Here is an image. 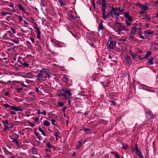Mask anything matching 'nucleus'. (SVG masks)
<instances>
[{
  "label": "nucleus",
  "instance_id": "338daca9",
  "mask_svg": "<svg viewBox=\"0 0 158 158\" xmlns=\"http://www.w3.org/2000/svg\"><path fill=\"white\" fill-rule=\"evenodd\" d=\"M138 155H139V157H140V158L141 157V156L142 157L143 156L141 152L139 153Z\"/></svg>",
  "mask_w": 158,
  "mask_h": 158
},
{
  "label": "nucleus",
  "instance_id": "13d9d810",
  "mask_svg": "<svg viewBox=\"0 0 158 158\" xmlns=\"http://www.w3.org/2000/svg\"><path fill=\"white\" fill-rule=\"evenodd\" d=\"M10 114H16L15 112V111H13L12 110L10 111Z\"/></svg>",
  "mask_w": 158,
  "mask_h": 158
},
{
  "label": "nucleus",
  "instance_id": "9b49d317",
  "mask_svg": "<svg viewBox=\"0 0 158 158\" xmlns=\"http://www.w3.org/2000/svg\"><path fill=\"white\" fill-rule=\"evenodd\" d=\"M2 123L3 124V125H7L10 126V127H12V125H11V124L10 123H9L8 121L7 120H3L2 121Z\"/></svg>",
  "mask_w": 158,
  "mask_h": 158
},
{
  "label": "nucleus",
  "instance_id": "603ef678",
  "mask_svg": "<svg viewBox=\"0 0 158 158\" xmlns=\"http://www.w3.org/2000/svg\"><path fill=\"white\" fill-rule=\"evenodd\" d=\"M150 24V23H146V24H145V27L146 28H148Z\"/></svg>",
  "mask_w": 158,
  "mask_h": 158
},
{
  "label": "nucleus",
  "instance_id": "0eeeda50",
  "mask_svg": "<svg viewBox=\"0 0 158 158\" xmlns=\"http://www.w3.org/2000/svg\"><path fill=\"white\" fill-rule=\"evenodd\" d=\"M139 5L138 6L142 10L146 11L148 10V4H141L140 3L139 4Z\"/></svg>",
  "mask_w": 158,
  "mask_h": 158
},
{
  "label": "nucleus",
  "instance_id": "4be33fe9",
  "mask_svg": "<svg viewBox=\"0 0 158 158\" xmlns=\"http://www.w3.org/2000/svg\"><path fill=\"white\" fill-rule=\"evenodd\" d=\"M2 15L4 16H5L7 15H12V13H11L9 12H7L5 11H3L1 13Z\"/></svg>",
  "mask_w": 158,
  "mask_h": 158
},
{
  "label": "nucleus",
  "instance_id": "58836bf2",
  "mask_svg": "<svg viewBox=\"0 0 158 158\" xmlns=\"http://www.w3.org/2000/svg\"><path fill=\"white\" fill-rule=\"evenodd\" d=\"M74 18V16L73 15H71L69 16V19L70 20L73 19Z\"/></svg>",
  "mask_w": 158,
  "mask_h": 158
},
{
  "label": "nucleus",
  "instance_id": "680f3d73",
  "mask_svg": "<svg viewBox=\"0 0 158 158\" xmlns=\"http://www.w3.org/2000/svg\"><path fill=\"white\" fill-rule=\"evenodd\" d=\"M4 9L6 11H9L10 10V9L9 8H4Z\"/></svg>",
  "mask_w": 158,
  "mask_h": 158
},
{
  "label": "nucleus",
  "instance_id": "20e7f679",
  "mask_svg": "<svg viewBox=\"0 0 158 158\" xmlns=\"http://www.w3.org/2000/svg\"><path fill=\"white\" fill-rule=\"evenodd\" d=\"M115 24L118 28L117 30L118 32L122 31H128V30L124 26L122 25L121 23L118 22L117 21L115 23Z\"/></svg>",
  "mask_w": 158,
  "mask_h": 158
},
{
  "label": "nucleus",
  "instance_id": "c03bdc74",
  "mask_svg": "<svg viewBox=\"0 0 158 158\" xmlns=\"http://www.w3.org/2000/svg\"><path fill=\"white\" fill-rule=\"evenodd\" d=\"M102 18L104 19H106L107 18V16L106 15V14H102Z\"/></svg>",
  "mask_w": 158,
  "mask_h": 158
},
{
  "label": "nucleus",
  "instance_id": "aec40b11",
  "mask_svg": "<svg viewBox=\"0 0 158 158\" xmlns=\"http://www.w3.org/2000/svg\"><path fill=\"white\" fill-rule=\"evenodd\" d=\"M20 64L22 66L25 67H28L29 66V64L27 63L26 62H24V63L20 62Z\"/></svg>",
  "mask_w": 158,
  "mask_h": 158
},
{
  "label": "nucleus",
  "instance_id": "864d4df0",
  "mask_svg": "<svg viewBox=\"0 0 158 158\" xmlns=\"http://www.w3.org/2000/svg\"><path fill=\"white\" fill-rule=\"evenodd\" d=\"M35 90L37 93H39L40 92V90H39V89L37 87H35Z\"/></svg>",
  "mask_w": 158,
  "mask_h": 158
},
{
  "label": "nucleus",
  "instance_id": "a19ab883",
  "mask_svg": "<svg viewBox=\"0 0 158 158\" xmlns=\"http://www.w3.org/2000/svg\"><path fill=\"white\" fill-rule=\"evenodd\" d=\"M55 136L56 137V139L57 140L58 139V137L59 138L60 136H59L58 134L57 133H56L55 135Z\"/></svg>",
  "mask_w": 158,
  "mask_h": 158
},
{
  "label": "nucleus",
  "instance_id": "09e8293b",
  "mask_svg": "<svg viewBox=\"0 0 158 158\" xmlns=\"http://www.w3.org/2000/svg\"><path fill=\"white\" fill-rule=\"evenodd\" d=\"M55 120L52 118L51 120L52 121V124L54 126H55L56 125L54 123Z\"/></svg>",
  "mask_w": 158,
  "mask_h": 158
},
{
  "label": "nucleus",
  "instance_id": "5701e85b",
  "mask_svg": "<svg viewBox=\"0 0 158 158\" xmlns=\"http://www.w3.org/2000/svg\"><path fill=\"white\" fill-rule=\"evenodd\" d=\"M43 123L44 125L47 126H49L50 124V122L46 120L44 121Z\"/></svg>",
  "mask_w": 158,
  "mask_h": 158
},
{
  "label": "nucleus",
  "instance_id": "ea45409f",
  "mask_svg": "<svg viewBox=\"0 0 158 158\" xmlns=\"http://www.w3.org/2000/svg\"><path fill=\"white\" fill-rule=\"evenodd\" d=\"M8 6L10 7L13 8L14 7V6L13 4V3L12 2H10L9 5H8Z\"/></svg>",
  "mask_w": 158,
  "mask_h": 158
},
{
  "label": "nucleus",
  "instance_id": "dca6fc26",
  "mask_svg": "<svg viewBox=\"0 0 158 158\" xmlns=\"http://www.w3.org/2000/svg\"><path fill=\"white\" fill-rule=\"evenodd\" d=\"M15 110L16 111H19L22 112L23 111V109L21 108V106H18L17 107H15Z\"/></svg>",
  "mask_w": 158,
  "mask_h": 158
},
{
  "label": "nucleus",
  "instance_id": "f3484780",
  "mask_svg": "<svg viewBox=\"0 0 158 158\" xmlns=\"http://www.w3.org/2000/svg\"><path fill=\"white\" fill-rule=\"evenodd\" d=\"M131 29V33H133L135 34L137 30V27H136L135 26L134 27H132Z\"/></svg>",
  "mask_w": 158,
  "mask_h": 158
},
{
  "label": "nucleus",
  "instance_id": "1a4fd4ad",
  "mask_svg": "<svg viewBox=\"0 0 158 158\" xmlns=\"http://www.w3.org/2000/svg\"><path fill=\"white\" fill-rule=\"evenodd\" d=\"M46 144L49 149H52L53 151L55 150L56 149L55 147L53 145H51L49 143H47Z\"/></svg>",
  "mask_w": 158,
  "mask_h": 158
},
{
  "label": "nucleus",
  "instance_id": "f03ea898",
  "mask_svg": "<svg viewBox=\"0 0 158 158\" xmlns=\"http://www.w3.org/2000/svg\"><path fill=\"white\" fill-rule=\"evenodd\" d=\"M38 78L43 79H45L48 76L49 78V70L48 69H42L40 71L39 73L37 75Z\"/></svg>",
  "mask_w": 158,
  "mask_h": 158
},
{
  "label": "nucleus",
  "instance_id": "6ab92c4d",
  "mask_svg": "<svg viewBox=\"0 0 158 158\" xmlns=\"http://www.w3.org/2000/svg\"><path fill=\"white\" fill-rule=\"evenodd\" d=\"M135 35V34L133 33H131V32H130V33L129 35L128 36V38L129 39L131 40H133Z\"/></svg>",
  "mask_w": 158,
  "mask_h": 158
},
{
  "label": "nucleus",
  "instance_id": "c9c22d12",
  "mask_svg": "<svg viewBox=\"0 0 158 158\" xmlns=\"http://www.w3.org/2000/svg\"><path fill=\"white\" fill-rule=\"evenodd\" d=\"M67 99H65L64 96H62L61 98H60L59 99V100L61 101H63L64 100H66Z\"/></svg>",
  "mask_w": 158,
  "mask_h": 158
},
{
  "label": "nucleus",
  "instance_id": "774afa93",
  "mask_svg": "<svg viewBox=\"0 0 158 158\" xmlns=\"http://www.w3.org/2000/svg\"><path fill=\"white\" fill-rule=\"evenodd\" d=\"M145 13V11L143 10V11H140L139 13V14L141 15L142 14H144Z\"/></svg>",
  "mask_w": 158,
  "mask_h": 158
},
{
  "label": "nucleus",
  "instance_id": "4c0bfd02",
  "mask_svg": "<svg viewBox=\"0 0 158 158\" xmlns=\"http://www.w3.org/2000/svg\"><path fill=\"white\" fill-rule=\"evenodd\" d=\"M3 106H4L6 108H10V105H9V104H3Z\"/></svg>",
  "mask_w": 158,
  "mask_h": 158
},
{
  "label": "nucleus",
  "instance_id": "423d86ee",
  "mask_svg": "<svg viewBox=\"0 0 158 158\" xmlns=\"http://www.w3.org/2000/svg\"><path fill=\"white\" fill-rule=\"evenodd\" d=\"M16 138L15 139L10 138V139L13 140L12 142L15 144L18 147H19L20 145L19 144V141L17 140V139L19 138V135L16 134Z\"/></svg>",
  "mask_w": 158,
  "mask_h": 158
},
{
  "label": "nucleus",
  "instance_id": "7c9ffc66",
  "mask_svg": "<svg viewBox=\"0 0 158 158\" xmlns=\"http://www.w3.org/2000/svg\"><path fill=\"white\" fill-rule=\"evenodd\" d=\"M106 8H102V14H106Z\"/></svg>",
  "mask_w": 158,
  "mask_h": 158
},
{
  "label": "nucleus",
  "instance_id": "f8f14e48",
  "mask_svg": "<svg viewBox=\"0 0 158 158\" xmlns=\"http://www.w3.org/2000/svg\"><path fill=\"white\" fill-rule=\"evenodd\" d=\"M144 32L145 34V35H146L147 34H148V35L152 34L153 33V31L149 30L144 31Z\"/></svg>",
  "mask_w": 158,
  "mask_h": 158
},
{
  "label": "nucleus",
  "instance_id": "e433bc0d",
  "mask_svg": "<svg viewBox=\"0 0 158 158\" xmlns=\"http://www.w3.org/2000/svg\"><path fill=\"white\" fill-rule=\"evenodd\" d=\"M15 106H10V107L9 109L10 110H15Z\"/></svg>",
  "mask_w": 158,
  "mask_h": 158
},
{
  "label": "nucleus",
  "instance_id": "72a5a7b5",
  "mask_svg": "<svg viewBox=\"0 0 158 158\" xmlns=\"http://www.w3.org/2000/svg\"><path fill=\"white\" fill-rule=\"evenodd\" d=\"M37 37L38 38V39H40L41 38V36H40V31H37Z\"/></svg>",
  "mask_w": 158,
  "mask_h": 158
},
{
  "label": "nucleus",
  "instance_id": "ddd939ff",
  "mask_svg": "<svg viewBox=\"0 0 158 158\" xmlns=\"http://www.w3.org/2000/svg\"><path fill=\"white\" fill-rule=\"evenodd\" d=\"M103 21H101V23L99 24L98 28V31H99L100 30H103L104 29V27L103 26Z\"/></svg>",
  "mask_w": 158,
  "mask_h": 158
},
{
  "label": "nucleus",
  "instance_id": "5fc2aeb1",
  "mask_svg": "<svg viewBox=\"0 0 158 158\" xmlns=\"http://www.w3.org/2000/svg\"><path fill=\"white\" fill-rule=\"evenodd\" d=\"M34 28L36 30L38 31H40L39 28L38 27L36 26L35 27H34Z\"/></svg>",
  "mask_w": 158,
  "mask_h": 158
},
{
  "label": "nucleus",
  "instance_id": "052dcab7",
  "mask_svg": "<svg viewBox=\"0 0 158 158\" xmlns=\"http://www.w3.org/2000/svg\"><path fill=\"white\" fill-rule=\"evenodd\" d=\"M67 108V106H65L63 108V111L64 112H65V110Z\"/></svg>",
  "mask_w": 158,
  "mask_h": 158
},
{
  "label": "nucleus",
  "instance_id": "bf43d9fd",
  "mask_svg": "<svg viewBox=\"0 0 158 158\" xmlns=\"http://www.w3.org/2000/svg\"><path fill=\"white\" fill-rule=\"evenodd\" d=\"M31 40L32 43H34V39L32 38L31 37L30 38Z\"/></svg>",
  "mask_w": 158,
  "mask_h": 158
},
{
  "label": "nucleus",
  "instance_id": "2eb2a0df",
  "mask_svg": "<svg viewBox=\"0 0 158 158\" xmlns=\"http://www.w3.org/2000/svg\"><path fill=\"white\" fill-rule=\"evenodd\" d=\"M125 61L127 64H129L131 62V60L130 57L127 56L125 58Z\"/></svg>",
  "mask_w": 158,
  "mask_h": 158
},
{
  "label": "nucleus",
  "instance_id": "6e6552de",
  "mask_svg": "<svg viewBox=\"0 0 158 158\" xmlns=\"http://www.w3.org/2000/svg\"><path fill=\"white\" fill-rule=\"evenodd\" d=\"M11 34V32L10 31H8L6 33H5L3 36V39L5 40H8L10 36V34Z\"/></svg>",
  "mask_w": 158,
  "mask_h": 158
},
{
  "label": "nucleus",
  "instance_id": "37998d69",
  "mask_svg": "<svg viewBox=\"0 0 158 158\" xmlns=\"http://www.w3.org/2000/svg\"><path fill=\"white\" fill-rule=\"evenodd\" d=\"M19 17V20L20 22H21L22 20V18L21 16L20 15H19L18 16Z\"/></svg>",
  "mask_w": 158,
  "mask_h": 158
},
{
  "label": "nucleus",
  "instance_id": "49530a36",
  "mask_svg": "<svg viewBox=\"0 0 158 158\" xmlns=\"http://www.w3.org/2000/svg\"><path fill=\"white\" fill-rule=\"evenodd\" d=\"M20 85L22 86H23L24 87H26L27 86V85H25L23 82H20Z\"/></svg>",
  "mask_w": 158,
  "mask_h": 158
},
{
  "label": "nucleus",
  "instance_id": "4d7b16f0",
  "mask_svg": "<svg viewBox=\"0 0 158 158\" xmlns=\"http://www.w3.org/2000/svg\"><path fill=\"white\" fill-rule=\"evenodd\" d=\"M0 83L3 85H6V83L3 81H0Z\"/></svg>",
  "mask_w": 158,
  "mask_h": 158
},
{
  "label": "nucleus",
  "instance_id": "f257e3e1",
  "mask_svg": "<svg viewBox=\"0 0 158 158\" xmlns=\"http://www.w3.org/2000/svg\"><path fill=\"white\" fill-rule=\"evenodd\" d=\"M107 16L108 17L111 16L113 18H116V20L118 21L119 19V14L117 11V8L112 7L110 11L107 14Z\"/></svg>",
  "mask_w": 158,
  "mask_h": 158
},
{
  "label": "nucleus",
  "instance_id": "cd10ccee",
  "mask_svg": "<svg viewBox=\"0 0 158 158\" xmlns=\"http://www.w3.org/2000/svg\"><path fill=\"white\" fill-rule=\"evenodd\" d=\"M39 131L41 133L42 135H43L45 136V134L44 132V130L42 129V128H41L40 127H39Z\"/></svg>",
  "mask_w": 158,
  "mask_h": 158
},
{
  "label": "nucleus",
  "instance_id": "2f4dec72",
  "mask_svg": "<svg viewBox=\"0 0 158 158\" xmlns=\"http://www.w3.org/2000/svg\"><path fill=\"white\" fill-rule=\"evenodd\" d=\"M32 56L30 55H27V58L28 60H31L32 59Z\"/></svg>",
  "mask_w": 158,
  "mask_h": 158
},
{
  "label": "nucleus",
  "instance_id": "39448f33",
  "mask_svg": "<svg viewBox=\"0 0 158 158\" xmlns=\"http://www.w3.org/2000/svg\"><path fill=\"white\" fill-rule=\"evenodd\" d=\"M108 41L109 42L108 43V48L110 50H113L114 49V47L116 43H115L110 37Z\"/></svg>",
  "mask_w": 158,
  "mask_h": 158
},
{
  "label": "nucleus",
  "instance_id": "c85d7f7f",
  "mask_svg": "<svg viewBox=\"0 0 158 158\" xmlns=\"http://www.w3.org/2000/svg\"><path fill=\"white\" fill-rule=\"evenodd\" d=\"M101 5L102 6V8H106V6L105 3V1L103 0L102 2L101 3Z\"/></svg>",
  "mask_w": 158,
  "mask_h": 158
},
{
  "label": "nucleus",
  "instance_id": "e2e57ef3",
  "mask_svg": "<svg viewBox=\"0 0 158 158\" xmlns=\"http://www.w3.org/2000/svg\"><path fill=\"white\" fill-rule=\"evenodd\" d=\"M140 38L142 39H145V38L142 35H140Z\"/></svg>",
  "mask_w": 158,
  "mask_h": 158
},
{
  "label": "nucleus",
  "instance_id": "de8ad7c7",
  "mask_svg": "<svg viewBox=\"0 0 158 158\" xmlns=\"http://www.w3.org/2000/svg\"><path fill=\"white\" fill-rule=\"evenodd\" d=\"M136 154H138L139 153L141 152L139 151V150L137 147L136 148Z\"/></svg>",
  "mask_w": 158,
  "mask_h": 158
},
{
  "label": "nucleus",
  "instance_id": "bb28decb",
  "mask_svg": "<svg viewBox=\"0 0 158 158\" xmlns=\"http://www.w3.org/2000/svg\"><path fill=\"white\" fill-rule=\"evenodd\" d=\"M83 129L84 130V131L86 133V134H88L90 131V129H87L86 128H84L81 129L80 130L81 131Z\"/></svg>",
  "mask_w": 158,
  "mask_h": 158
},
{
  "label": "nucleus",
  "instance_id": "8fccbe9b",
  "mask_svg": "<svg viewBox=\"0 0 158 158\" xmlns=\"http://www.w3.org/2000/svg\"><path fill=\"white\" fill-rule=\"evenodd\" d=\"M17 91L18 92H20V91H21V90H23V89L21 88H17Z\"/></svg>",
  "mask_w": 158,
  "mask_h": 158
},
{
  "label": "nucleus",
  "instance_id": "412c9836",
  "mask_svg": "<svg viewBox=\"0 0 158 158\" xmlns=\"http://www.w3.org/2000/svg\"><path fill=\"white\" fill-rule=\"evenodd\" d=\"M63 79L65 83H67L69 81V79L68 77L67 76H64L63 77Z\"/></svg>",
  "mask_w": 158,
  "mask_h": 158
},
{
  "label": "nucleus",
  "instance_id": "a18cd8bd",
  "mask_svg": "<svg viewBox=\"0 0 158 158\" xmlns=\"http://www.w3.org/2000/svg\"><path fill=\"white\" fill-rule=\"evenodd\" d=\"M12 41L16 44H18L19 43V41L18 40H12Z\"/></svg>",
  "mask_w": 158,
  "mask_h": 158
},
{
  "label": "nucleus",
  "instance_id": "473e14b6",
  "mask_svg": "<svg viewBox=\"0 0 158 158\" xmlns=\"http://www.w3.org/2000/svg\"><path fill=\"white\" fill-rule=\"evenodd\" d=\"M131 55L133 59H136V57L137 56V55L136 54H133L132 53L131 54Z\"/></svg>",
  "mask_w": 158,
  "mask_h": 158
},
{
  "label": "nucleus",
  "instance_id": "3c124183",
  "mask_svg": "<svg viewBox=\"0 0 158 158\" xmlns=\"http://www.w3.org/2000/svg\"><path fill=\"white\" fill-rule=\"evenodd\" d=\"M41 114H43L44 116H46V112L44 110L43 112H41Z\"/></svg>",
  "mask_w": 158,
  "mask_h": 158
},
{
  "label": "nucleus",
  "instance_id": "7ed1b4c3",
  "mask_svg": "<svg viewBox=\"0 0 158 158\" xmlns=\"http://www.w3.org/2000/svg\"><path fill=\"white\" fill-rule=\"evenodd\" d=\"M124 16L126 19L125 20V23L127 26H130L132 23V18L128 12H125L124 13Z\"/></svg>",
  "mask_w": 158,
  "mask_h": 158
},
{
  "label": "nucleus",
  "instance_id": "a878e982",
  "mask_svg": "<svg viewBox=\"0 0 158 158\" xmlns=\"http://www.w3.org/2000/svg\"><path fill=\"white\" fill-rule=\"evenodd\" d=\"M64 93H66L69 96H71L72 95V94L70 92V91L69 90V89H65V90L64 91Z\"/></svg>",
  "mask_w": 158,
  "mask_h": 158
},
{
  "label": "nucleus",
  "instance_id": "0e129e2a",
  "mask_svg": "<svg viewBox=\"0 0 158 158\" xmlns=\"http://www.w3.org/2000/svg\"><path fill=\"white\" fill-rule=\"evenodd\" d=\"M78 143L79 144V145H78L79 147H81V141H79L78 142Z\"/></svg>",
  "mask_w": 158,
  "mask_h": 158
},
{
  "label": "nucleus",
  "instance_id": "b1692460",
  "mask_svg": "<svg viewBox=\"0 0 158 158\" xmlns=\"http://www.w3.org/2000/svg\"><path fill=\"white\" fill-rule=\"evenodd\" d=\"M57 95L60 98H61L62 96H64L65 99H68L66 95L64 94H57Z\"/></svg>",
  "mask_w": 158,
  "mask_h": 158
},
{
  "label": "nucleus",
  "instance_id": "393cba45",
  "mask_svg": "<svg viewBox=\"0 0 158 158\" xmlns=\"http://www.w3.org/2000/svg\"><path fill=\"white\" fill-rule=\"evenodd\" d=\"M65 102H58V105L59 107H62L64 105V103H65Z\"/></svg>",
  "mask_w": 158,
  "mask_h": 158
},
{
  "label": "nucleus",
  "instance_id": "9d476101",
  "mask_svg": "<svg viewBox=\"0 0 158 158\" xmlns=\"http://www.w3.org/2000/svg\"><path fill=\"white\" fill-rule=\"evenodd\" d=\"M154 60V58L153 57H152L147 62V63H146V64L147 65L149 64V65H153V61Z\"/></svg>",
  "mask_w": 158,
  "mask_h": 158
},
{
  "label": "nucleus",
  "instance_id": "69168bd1",
  "mask_svg": "<svg viewBox=\"0 0 158 158\" xmlns=\"http://www.w3.org/2000/svg\"><path fill=\"white\" fill-rule=\"evenodd\" d=\"M11 31L13 32L14 33H15V29L13 28H11Z\"/></svg>",
  "mask_w": 158,
  "mask_h": 158
},
{
  "label": "nucleus",
  "instance_id": "c756f323",
  "mask_svg": "<svg viewBox=\"0 0 158 158\" xmlns=\"http://www.w3.org/2000/svg\"><path fill=\"white\" fill-rule=\"evenodd\" d=\"M32 153L33 155H38V154H37V150L36 149L33 148V150L32 151Z\"/></svg>",
  "mask_w": 158,
  "mask_h": 158
},
{
  "label": "nucleus",
  "instance_id": "a211bd4d",
  "mask_svg": "<svg viewBox=\"0 0 158 158\" xmlns=\"http://www.w3.org/2000/svg\"><path fill=\"white\" fill-rule=\"evenodd\" d=\"M152 52L151 51H148L146 52V55L143 57L144 58L146 59L151 55Z\"/></svg>",
  "mask_w": 158,
  "mask_h": 158
},
{
  "label": "nucleus",
  "instance_id": "4468645a",
  "mask_svg": "<svg viewBox=\"0 0 158 158\" xmlns=\"http://www.w3.org/2000/svg\"><path fill=\"white\" fill-rule=\"evenodd\" d=\"M18 7L20 10H22L23 12H25V8L21 4H19Z\"/></svg>",
  "mask_w": 158,
  "mask_h": 158
},
{
  "label": "nucleus",
  "instance_id": "6e6d98bb",
  "mask_svg": "<svg viewBox=\"0 0 158 158\" xmlns=\"http://www.w3.org/2000/svg\"><path fill=\"white\" fill-rule=\"evenodd\" d=\"M4 130H6L7 129H9V127L8 126H6V125H4Z\"/></svg>",
  "mask_w": 158,
  "mask_h": 158
},
{
  "label": "nucleus",
  "instance_id": "f704fd0d",
  "mask_svg": "<svg viewBox=\"0 0 158 158\" xmlns=\"http://www.w3.org/2000/svg\"><path fill=\"white\" fill-rule=\"evenodd\" d=\"M128 146L127 144H123L122 147V148L124 149H126L127 148Z\"/></svg>",
  "mask_w": 158,
  "mask_h": 158
},
{
  "label": "nucleus",
  "instance_id": "79ce46f5",
  "mask_svg": "<svg viewBox=\"0 0 158 158\" xmlns=\"http://www.w3.org/2000/svg\"><path fill=\"white\" fill-rule=\"evenodd\" d=\"M59 2L61 4V6L63 7L64 5V3L62 2V0H59Z\"/></svg>",
  "mask_w": 158,
  "mask_h": 158
}]
</instances>
